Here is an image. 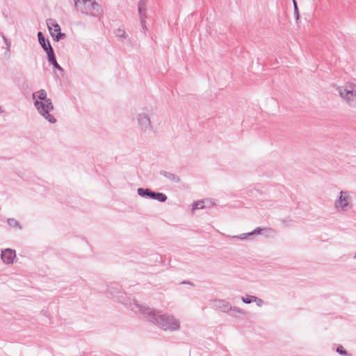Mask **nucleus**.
<instances>
[{
  "instance_id": "1",
  "label": "nucleus",
  "mask_w": 356,
  "mask_h": 356,
  "mask_svg": "<svg viewBox=\"0 0 356 356\" xmlns=\"http://www.w3.org/2000/svg\"><path fill=\"white\" fill-rule=\"evenodd\" d=\"M148 321L154 323L156 326L163 330L175 331L179 328V322L173 316L169 314H161L159 312L149 307L135 303Z\"/></svg>"
},
{
  "instance_id": "2",
  "label": "nucleus",
  "mask_w": 356,
  "mask_h": 356,
  "mask_svg": "<svg viewBox=\"0 0 356 356\" xmlns=\"http://www.w3.org/2000/svg\"><path fill=\"white\" fill-rule=\"evenodd\" d=\"M32 98L38 113L49 123H55L56 119L50 113L54 107L51 99L47 97V91L44 89H40L32 94Z\"/></svg>"
},
{
  "instance_id": "3",
  "label": "nucleus",
  "mask_w": 356,
  "mask_h": 356,
  "mask_svg": "<svg viewBox=\"0 0 356 356\" xmlns=\"http://www.w3.org/2000/svg\"><path fill=\"white\" fill-rule=\"evenodd\" d=\"M75 8L78 12L99 19L103 15L102 6L96 0H74Z\"/></svg>"
},
{
  "instance_id": "4",
  "label": "nucleus",
  "mask_w": 356,
  "mask_h": 356,
  "mask_svg": "<svg viewBox=\"0 0 356 356\" xmlns=\"http://www.w3.org/2000/svg\"><path fill=\"white\" fill-rule=\"evenodd\" d=\"M154 114L152 108H145L143 111L136 115V120L140 131L143 134H149L154 131V127L151 121V117Z\"/></svg>"
},
{
  "instance_id": "5",
  "label": "nucleus",
  "mask_w": 356,
  "mask_h": 356,
  "mask_svg": "<svg viewBox=\"0 0 356 356\" xmlns=\"http://www.w3.org/2000/svg\"><path fill=\"white\" fill-rule=\"evenodd\" d=\"M337 91L349 106L356 108V84L347 83L337 87Z\"/></svg>"
},
{
  "instance_id": "6",
  "label": "nucleus",
  "mask_w": 356,
  "mask_h": 356,
  "mask_svg": "<svg viewBox=\"0 0 356 356\" xmlns=\"http://www.w3.org/2000/svg\"><path fill=\"white\" fill-rule=\"evenodd\" d=\"M137 193L141 197L149 200H155L159 202H164L168 197L165 194L160 192H155L147 188H138Z\"/></svg>"
},
{
  "instance_id": "7",
  "label": "nucleus",
  "mask_w": 356,
  "mask_h": 356,
  "mask_svg": "<svg viewBox=\"0 0 356 356\" xmlns=\"http://www.w3.org/2000/svg\"><path fill=\"white\" fill-rule=\"evenodd\" d=\"M334 207L338 211H346L352 207L351 197L348 191H341L335 200Z\"/></svg>"
},
{
  "instance_id": "8",
  "label": "nucleus",
  "mask_w": 356,
  "mask_h": 356,
  "mask_svg": "<svg viewBox=\"0 0 356 356\" xmlns=\"http://www.w3.org/2000/svg\"><path fill=\"white\" fill-rule=\"evenodd\" d=\"M47 24L49 31V33L52 38L58 42L59 40L65 38V34L61 33V29L58 24L54 22L53 19H48Z\"/></svg>"
},
{
  "instance_id": "9",
  "label": "nucleus",
  "mask_w": 356,
  "mask_h": 356,
  "mask_svg": "<svg viewBox=\"0 0 356 356\" xmlns=\"http://www.w3.org/2000/svg\"><path fill=\"white\" fill-rule=\"evenodd\" d=\"M213 307L223 313H229L232 305L225 300L218 299L213 301Z\"/></svg>"
},
{
  "instance_id": "10",
  "label": "nucleus",
  "mask_w": 356,
  "mask_h": 356,
  "mask_svg": "<svg viewBox=\"0 0 356 356\" xmlns=\"http://www.w3.org/2000/svg\"><path fill=\"white\" fill-rule=\"evenodd\" d=\"M38 38L40 46L46 51L47 54L54 51L49 39L46 38L41 31L38 33Z\"/></svg>"
},
{
  "instance_id": "11",
  "label": "nucleus",
  "mask_w": 356,
  "mask_h": 356,
  "mask_svg": "<svg viewBox=\"0 0 356 356\" xmlns=\"http://www.w3.org/2000/svg\"><path fill=\"white\" fill-rule=\"evenodd\" d=\"M15 257V251L11 249H6L1 252V259L6 264H12Z\"/></svg>"
},
{
  "instance_id": "12",
  "label": "nucleus",
  "mask_w": 356,
  "mask_h": 356,
  "mask_svg": "<svg viewBox=\"0 0 356 356\" xmlns=\"http://www.w3.org/2000/svg\"><path fill=\"white\" fill-rule=\"evenodd\" d=\"M147 3V0H140L138 3V10L139 13L140 19L147 18L146 16V6Z\"/></svg>"
},
{
  "instance_id": "13",
  "label": "nucleus",
  "mask_w": 356,
  "mask_h": 356,
  "mask_svg": "<svg viewBox=\"0 0 356 356\" xmlns=\"http://www.w3.org/2000/svg\"><path fill=\"white\" fill-rule=\"evenodd\" d=\"M47 55V60L50 64L53 65V67L57 69L58 71L63 72V69L60 67V65L57 63L56 56L54 54V51H51Z\"/></svg>"
},
{
  "instance_id": "14",
  "label": "nucleus",
  "mask_w": 356,
  "mask_h": 356,
  "mask_svg": "<svg viewBox=\"0 0 356 356\" xmlns=\"http://www.w3.org/2000/svg\"><path fill=\"white\" fill-rule=\"evenodd\" d=\"M261 230H262V229H261L260 227H257L252 232H248V233L241 234L239 236H233L232 237L234 238H240L241 240H245L249 236H254V235H256V234H259L261 233Z\"/></svg>"
},
{
  "instance_id": "15",
  "label": "nucleus",
  "mask_w": 356,
  "mask_h": 356,
  "mask_svg": "<svg viewBox=\"0 0 356 356\" xmlns=\"http://www.w3.org/2000/svg\"><path fill=\"white\" fill-rule=\"evenodd\" d=\"M160 175L163 176L164 177H165L166 179H168V180H170L171 181H173L175 183H178L180 181V179L179 177V176L174 173H172L170 172H168L165 170H161L160 172Z\"/></svg>"
},
{
  "instance_id": "16",
  "label": "nucleus",
  "mask_w": 356,
  "mask_h": 356,
  "mask_svg": "<svg viewBox=\"0 0 356 356\" xmlns=\"http://www.w3.org/2000/svg\"><path fill=\"white\" fill-rule=\"evenodd\" d=\"M108 293L113 298L118 299L119 301L122 302L120 300L123 296V293L120 290L118 286L116 287H111L108 290Z\"/></svg>"
},
{
  "instance_id": "17",
  "label": "nucleus",
  "mask_w": 356,
  "mask_h": 356,
  "mask_svg": "<svg viewBox=\"0 0 356 356\" xmlns=\"http://www.w3.org/2000/svg\"><path fill=\"white\" fill-rule=\"evenodd\" d=\"M229 314L233 317L238 318L240 315H245L247 313L241 308L232 305V309L229 310Z\"/></svg>"
},
{
  "instance_id": "18",
  "label": "nucleus",
  "mask_w": 356,
  "mask_h": 356,
  "mask_svg": "<svg viewBox=\"0 0 356 356\" xmlns=\"http://www.w3.org/2000/svg\"><path fill=\"white\" fill-rule=\"evenodd\" d=\"M7 223L10 227L16 228L17 229H22V226H21L20 223L15 218H8Z\"/></svg>"
},
{
  "instance_id": "19",
  "label": "nucleus",
  "mask_w": 356,
  "mask_h": 356,
  "mask_svg": "<svg viewBox=\"0 0 356 356\" xmlns=\"http://www.w3.org/2000/svg\"><path fill=\"white\" fill-rule=\"evenodd\" d=\"M205 205H204V201H197V202H194L192 204V209L193 210H196V209H203L204 208Z\"/></svg>"
},
{
  "instance_id": "20",
  "label": "nucleus",
  "mask_w": 356,
  "mask_h": 356,
  "mask_svg": "<svg viewBox=\"0 0 356 356\" xmlns=\"http://www.w3.org/2000/svg\"><path fill=\"white\" fill-rule=\"evenodd\" d=\"M254 296L246 295L245 296L241 297V300L245 304H250L253 302Z\"/></svg>"
},
{
  "instance_id": "21",
  "label": "nucleus",
  "mask_w": 356,
  "mask_h": 356,
  "mask_svg": "<svg viewBox=\"0 0 356 356\" xmlns=\"http://www.w3.org/2000/svg\"><path fill=\"white\" fill-rule=\"evenodd\" d=\"M115 35L118 38H125L126 32L124 29H118L115 31Z\"/></svg>"
},
{
  "instance_id": "22",
  "label": "nucleus",
  "mask_w": 356,
  "mask_h": 356,
  "mask_svg": "<svg viewBox=\"0 0 356 356\" xmlns=\"http://www.w3.org/2000/svg\"><path fill=\"white\" fill-rule=\"evenodd\" d=\"M337 353H338L339 355H347L348 352L343 349V347L342 346H337L336 349Z\"/></svg>"
},
{
  "instance_id": "23",
  "label": "nucleus",
  "mask_w": 356,
  "mask_h": 356,
  "mask_svg": "<svg viewBox=\"0 0 356 356\" xmlns=\"http://www.w3.org/2000/svg\"><path fill=\"white\" fill-rule=\"evenodd\" d=\"M292 1H293V4L294 14L296 17V19H299V12H298L297 2L296 0H292Z\"/></svg>"
},
{
  "instance_id": "24",
  "label": "nucleus",
  "mask_w": 356,
  "mask_h": 356,
  "mask_svg": "<svg viewBox=\"0 0 356 356\" xmlns=\"http://www.w3.org/2000/svg\"><path fill=\"white\" fill-rule=\"evenodd\" d=\"M253 302H255L258 307H261L264 303V302L262 299H261L257 296H254Z\"/></svg>"
},
{
  "instance_id": "25",
  "label": "nucleus",
  "mask_w": 356,
  "mask_h": 356,
  "mask_svg": "<svg viewBox=\"0 0 356 356\" xmlns=\"http://www.w3.org/2000/svg\"><path fill=\"white\" fill-rule=\"evenodd\" d=\"M2 38H3V40L4 42H5V44H6L7 51H10V44L8 42V39L6 38V37L3 34H2Z\"/></svg>"
},
{
  "instance_id": "26",
  "label": "nucleus",
  "mask_w": 356,
  "mask_h": 356,
  "mask_svg": "<svg viewBox=\"0 0 356 356\" xmlns=\"http://www.w3.org/2000/svg\"><path fill=\"white\" fill-rule=\"evenodd\" d=\"M140 19V23H141V25H142V27H143V29L144 30V31H145L147 30V26H146V18H142V19Z\"/></svg>"
},
{
  "instance_id": "27",
  "label": "nucleus",
  "mask_w": 356,
  "mask_h": 356,
  "mask_svg": "<svg viewBox=\"0 0 356 356\" xmlns=\"http://www.w3.org/2000/svg\"><path fill=\"white\" fill-rule=\"evenodd\" d=\"M154 257H155L156 261H157L159 258L161 259V257L159 255H158V254H155Z\"/></svg>"
},
{
  "instance_id": "28",
  "label": "nucleus",
  "mask_w": 356,
  "mask_h": 356,
  "mask_svg": "<svg viewBox=\"0 0 356 356\" xmlns=\"http://www.w3.org/2000/svg\"><path fill=\"white\" fill-rule=\"evenodd\" d=\"M3 112V109L1 108V107L0 106V114H1Z\"/></svg>"
},
{
  "instance_id": "29",
  "label": "nucleus",
  "mask_w": 356,
  "mask_h": 356,
  "mask_svg": "<svg viewBox=\"0 0 356 356\" xmlns=\"http://www.w3.org/2000/svg\"><path fill=\"white\" fill-rule=\"evenodd\" d=\"M354 258L356 259V254H355Z\"/></svg>"
}]
</instances>
